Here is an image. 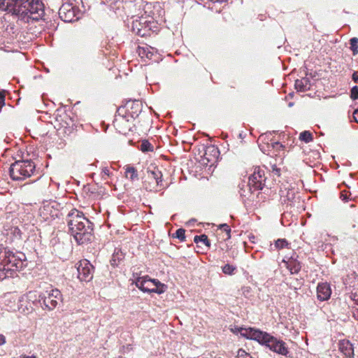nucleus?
Segmentation results:
<instances>
[{
	"mask_svg": "<svg viewBox=\"0 0 358 358\" xmlns=\"http://www.w3.org/2000/svg\"><path fill=\"white\" fill-rule=\"evenodd\" d=\"M0 10L10 13L26 22L29 19L37 21L44 14L43 4L40 0H2Z\"/></svg>",
	"mask_w": 358,
	"mask_h": 358,
	"instance_id": "f257e3e1",
	"label": "nucleus"
},
{
	"mask_svg": "<svg viewBox=\"0 0 358 358\" xmlns=\"http://www.w3.org/2000/svg\"><path fill=\"white\" fill-rule=\"evenodd\" d=\"M66 221L71 234L78 244L91 241L93 224L78 210L73 208L67 215Z\"/></svg>",
	"mask_w": 358,
	"mask_h": 358,
	"instance_id": "f03ea898",
	"label": "nucleus"
},
{
	"mask_svg": "<svg viewBox=\"0 0 358 358\" xmlns=\"http://www.w3.org/2000/svg\"><path fill=\"white\" fill-rule=\"evenodd\" d=\"M240 332L241 334L246 338L256 341L277 354L285 357H287L289 354V350L286 346V343L283 341L278 339L267 332L254 328H241Z\"/></svg>",
	"mask_w": 358,
	"mask_h": 358,
	"instance_id": "7ed1b4c3",
	"label": "nucleus"
},
{
	"mask_svg": "<svg viewBox=\"0 0 358 358\" xmlns=\"http://www.w3.org/2000/svg\"><path fill=\"white\" fill-rule=\"evenodd\" d=\"M25 256L22 252L14 253L5 248L0 251V280L13 277L23 267Z\"/></svg>",
	"mask_w": 358,
	"mask_h": 358,
	"instance_id": "20e7f679",
	"label": "nucleus"
},
{
	"mask_svg": "<svg viewBox=\"0 0 358 358\" xmlns=\"http://www.w3.org/2000/svg\"><path fill=\"white\" fill-rule=\"evenodd\" d=\"M35 168L31 160L16 161L10 166L9 175L13 180H24L33 175Z\"/></svg>",
	"mask_w": 358,
	"mask_h": 358,
	"instance_id": "39448f33",
	"label": "nucleus"
},
{
	"mask_svg": "<svg viewBox=\"0 0 358 358\" xmlns=\"http://www.w3.org/2000/svg\"><path fill=\"white\" fill-rule=\"evenodd\" d=\"M81 0H69L64 3L59 10V17L66 22H72L78 20L80 16L78 5Z\"/></svg>",
	"mask_w": 358,
	"mask_h": 358,
	"instance_id": "423d86ee",
	"label": "nucleus"
},
{
	"mask_svg": "<svg viewBox=\"0 0 358 358\" xmlns=\"http://www.w3.org/2000/svg\"><path fill=\"white\" fill-rule=\"evenodd\" d=\"M136 286L143 292L157 293L165 292L167 286L157 279L148 278V276L139 277L136 280Z\"/></svg>",
	"mask_w": 358,
	"mask_h": 358,
	"instance_id": "0eeeda50",
	"label": "nucleus"
},
{
	"mask_svg": "<svg viewBox=\"0 0 358 358\" xmlns=\"http://www.w3.org/2000/svg\"><path fill=\"white\" fill-rule=\"evenodd\" d=\"M62 301V294L58 289H51L38 295V303L43 309L52 310Z\"/></svg>",
	"mask_w": 358,
	"mask_h": 358,
	"instance_id": "6e6552de",
	"label": "nucleus"
},
{
	"mask_svg": "<svg viewBox=\"0 0 358 358\" xmlns=\"http://www.w3.org/2000/svg\"><path fill=\"white\" fill-rule=\"evenodd\" d=\"M266 180L264 170L255 167L253 173L249 177L248 186L251 191L262 190Z\"/></svg>",
	"mask_w": 358,
	"mask_h": 358,
	"instance_id": "1a4fd4ad",
	"label": "nucleus"
},
{
	"mask_svg": "<svg viewBox=\"0 0 358 358\" xmlns=\"http://www.w3.org/2000/svg\"><path fill=\"white\" fill-rule=\"evenodd\" d=\"M162 174L159 170L148 171V182H144V187L149 191H158V187L164 188L162 180Z\"/></svg>",
	"mask_w": 358,
	"mask_h": 358,
	"instance_id": "9d476101",
	"label": "nucleus"
},
{
	"mask_svg": "<svg viewBox=\"0 0 358 358\" xmlns=\"http://www.w3.org/2000/svg\"><path fill=\"white\" fill-rule=\"evenodd\" d=\"M77 271L81 281L90 282L93 278L94 267L89 261L84 259L79 262Z\"/></svg>",
	"mask_w": 358,
	"mask_h": 358,
	"instance_id": "9b49d317",
	"label": "nucleus"
},
{
	"mask_svg": "<svg viewBox=\"0 0 358 358\" xmlns=\"http://www.w3.org/2000/svg\"><path fill=\"white\" fill-rule=\"evenodd\" d=\"M120 112V110H118ZM131 118L128 115H121L120 113L115 115L113 124L118 131L122 134H127L133 125Z\"/></svg>",
	"mask_w": 358,
	"mask_h": 358,
	"instance_id": "f8f14e48",
	"label": "nucleus"
},
{
	"mask_svg": "<svg viewBox=\"0 0 358 358\" xmlns=\"http://www.w3.org/2000/svg\"><path fill=\"white\" fill-rule=\"evenodd\" d=\"M150 22L146 20L143 17L134 20L132 22V31L138 36H144L147 34V31L150 29Z\"/></svg>",
	"mask_w": 358,
	"mask_h": 358,
	"instance_id": "ddd939ff",
	"label": "nucleus"
},
{
	"mask_svg": "<svg viewBox=\"0 0 358 358\" xmlns=\"http://www.w3.org/2000/svg\"><path fill=\"white\" fill-rule=\"evenodd\" d=\"M142 106V103L138 100L128 101L126 105L127 110V115L129 116L131 119H135L141 113Z\"/></svg>",
	"mask_w": 358,
	"mask_h": 358,
	"instance_id": "4468645a",
	"label": "nucleus"
},
{
	"mask_svg": "<svg viewBox=\"0 0 358 358\" xmlns=\"http://www.w3.org/2000/svg\"><path fill=\"white\" fill-rule=\"evenodd\" d=\"M331 294L330 285L327 282H321L317 287V299L324 301L328 300Z\"/></svg>",
	"mask_w": 358,
	"mask_h": 358,
	"instance_id": "2eb2a0df",
	"label": "nucleus"
},
{
	"mask_svg": "<svg viewBox=\"0 0 358 358\" xmlns=\"http://www.w3.org/2000/svg\"><path fill=\"white\" fill-rule=\"evenodd\" d=\"M340 351L347 357H354V348L352 344L347 340H343L339 343Z\"/></svg>",
	"mask_w": 358,
	"mask_h": 358,
	"instance_id": "dca6fc26",
	"label": "nucleus"
},
{
	"mask_svg": "<svg viewBox=\"0 0 358 358\" xmlns=\"http://www.w3.org/2000/svg\"><path fill=\"white\" fill-rule=\"evenodd\" d=\"M36 292H29L27 295H22L19 297L20 303H27V301L33 304H37L38 303V295Z\"/></svg>",
	"mask_w": 358,
	"mask_h": 358,
	"instance_id": "f3484780",
	"label": "nucleus"
},
{
	"mask_svg": "<svg viewBox=\"0 0 358 358\" xmlns=\"http://www.w3.org/2000/svg\"><path fill=\"white\" fill-rule=\"evenodd\" d=\"M295 89L299 92H306L310 89V81L308 78H303L302 79H297L295 81Z\"/></svg>",
	"mask_w": 358,
	"mask_h": 358,
	"instance_id": "a211bd4d",
	"label": "nucleus"
},
{
	"mask_svg": "<svg viewBox=\"0 0 358 358\" xmlns=\"http://www.w3.org/2000/svg\"><path fill=\"white\" fill-rule=\"evenodd\" d=\"M17 309L23 314H29L32 312L34 308L28 301L27 303H20L18 301L17 306L12 308L13 310H16Z\"/></svg>",
	"mask_w": 358,
	"mask_h": 358,
	"instance_id": "6ab92c4d",
	"label": "nucleus"
},
{
	"mask_svg": "<svg viewBox=\"0 0 358 358\" xmlns=\"http://www.w3.org/2000/svg\"><path fill=\"white\" fill-rule=\"evenodd\" d=\"M287 268L289 270L292 274H294L299 272L301 268V266L299 262L292 258L287 262Z\"/></svg>",
	"mask_w": 358,
	"mask_h": 358,
	"instance_id": "aec40b11",
	"label": "nucleus"
},
{
	"mask_svg": "<svg viewBox=\"0 0 358 358\" xmlns=\"http://www.w3.org/2000/svg\"><path fill=\"white\" fill-rule=\"evenodd\" d=\"M124 258V254L120 249H115L112 259L110 260V264L113 266H117L120 262L122 261Z\"/></svg>",
	"mask_w": 358,
	"mask_h": 358,
	"instance_id": "412c9836",
	"label": "nucleus"
},
{
	"mask_svg": "<svg viewBox=\"0 0 358 358\" xmlns=\"http://www.w3.org/2000/svg\"><path fill=\"white\" fill-rule=\"evenodd\" d=\"M125 176L131 181L138 179V173L136 169L131 166H127L125 168Z\"/></svg>",
	"mask_w": 358,
	"mask_h": 358,
	"instance_id": "4be33fe9",
	"label": "nucleus"
},
{
	"mask_svg": "<svg viewBox=\"0 0 358 358\" xmlns=\"http://www.w3.org/2000/svg\"><path fill=\"white\" fill-rule=\"evenodd\" d=\"M299 139L305 143H309L313 140V138L309 131H304L300 134Z\"/></svg>",
	"mask_w": 358,
	"mask_h": 358,
	"instance_id": "5701e85b",
	"label": "nucleus"
},
{
	"mask_svg": "<svg viewBox=\"0 0 358 358\" xmlns=\"http://www.w3.org/2000/svg\"><path fill=\"white\" fill-rule=\"evenodd\" d=\"M194 241L196 243H202L207 246H210V243L208 238V236L205 234H202L200 236H195L194 238Z\"/></svg>",
	"mask_w": 358,
	"mask_h": 358,
	"instance_id": "b1692460",
	"label": "nucleus"
},
{
	"mask_svg": "<svg viewBox=\"0 0 358 358\" xmlns=\"http://www.w3.org/2000/svg\"><path fill=\"white\" fill-rule=\"evenodd\" d=\"M289 245L288 242L285 238H279L277 241H275L274 244L275 249H282L285 247H287Z\"/></svg>",
	"mask_w": 358,
	"mask_h": 358,
	"instance_id": "393cba45",
	"label": "nucleus"
},
{
	"mask_svg": "<svg viewBox=\"0 0 358 358\" xmlns=\"http://www.w3.org/2000/svg\"><path fill=\"white\" fill-rule=\"evenodd\" d=\"M350 48L353 52V55H355L358 53V38L353 37L350 40Z\"/></svg>",
	"mask_w": 358,
	"mask_h": 358,
	"instance_id": "a878e982",
	"label": "nucleus"
},
{
	"mask_svg": "<svg viewBox=\"0 0 358 358\" xmlns=\"http://www.w3.org/2000/svg\"><path fill=\"white\" fill-rule=\"evenodd\" d=\"M141 150L143 152L153 150V147L148 141H143L141 145Z\"/></svg>",
	"mask_w": 358,
	"mask_h": 358,
	"instance_id": "bb28decb",
	"label": "nucleus"
},
{
	"mask_svg": "<svg viewBox=\"0 0 358 358\" xmlns=\"http://www.w3.org/2000/svg\"><path fill=\"white\" fill-rule=\"evenodd\" d=\"M222 270L224 273L231 275V274H233L234 271L236 270V267L227 264H225L222 268Z\"/></svg>",
	"mask_w": 358,
	"mask_h": 358,
	"instance_id": "cd10ccee",
	"label": "nucleus"
},
{
	"mask_svg": "<svg viewBox=\"0 0 358 358\" xmlns=\"http://www.w3.org/2000/svg\"><path fill=\"white\" fill-rule=\"evenodd\" d=\"M174 237L178 238L180 241L185 240V230L180 228L176 230Z\"/></svg>",
	"mask_w": 358,
	"mask_h": 358,
	"instance_id": "c85d7f7f",
	"label": "nucleus"
},
{
	"mask_svg": "<svg viewBox=\"0 0 358 358\" xmlns=\"http://www.w3.org/2000/svg\"><path fill=\"white\" fill-rule=\"evenodd\" d=\"M350 97L355 100V99H358V87L357 86H354L352 89H351V94H350Z\"/></svg>",
	"mask_w": 358,
	"mask_h": 358,
	"instance_id": "c756f323",
	"label": "nucleus"
},
{
	"mask_svg": "<svg viewBox=\"0 0 358 358\" xmlns=\"http://www.w3.org/2000/svg\"><path fill=\"white\" fill-rule=\"evenodd\" d=\"M220 228L222 229L223 231L227 233V238H230L231 229L229 228V225H227V224H223L220 226Z\"/></svg>",
	"mask_w": 358,
	"mask_h": 358,
	"instance_id": "7c9ffc66",
	"label": "nucleus"
},
{
	"mask_svg": "<svg viewBox=\"0 0 358 358\" xmlns=\"http://www.w3.org/2000/svg\"><path fill=\"white\" fill-rule=\"evenodd\" d=\"M286 197L287 201L293 200L294 199V192L293 190L288 191Z\"/></svg>",
	"mask_w": 358,
	"mask_h": 358,
	"instance_id": "2f4dec72",
	"label": "nucleus"
},
{
	"mask_svg": "<svg viewBox=\"0 0 358 358\" xmlns=\"http://www.w3.org/2000/svg\"><path fill=\"white\" fill-rule=\"evenodd\" d=\"M272 171H273V173L275 175H276V176H280V169H278L275 165L273 166V167H272Z\"/></svg>",
	"mask_w": 358,
	"mask_h": 358,
	"instance_id": "473e14b6",
	"label": "nucleus"
},
{
	"mask_svg": "<svg viewBox=\"0 0 358 358\" xmlns=\"http://www.w3.org/2000/svg\"><path fill=\"white\" fill-rule=\"evenodd\" d=\"M5 105V95L3 92H0V106Z\"/></svg>",
	"mask_w": 358,
	"mask_h": 358,
	"instance_id": "72a5a7b5",
	"label": "nucleus"
},
{
	"mask_svg": "<svg viewBox=\"0 0 358 358\" xmlns=\"http://www.w3.org/2000/svg\"><path fill=\"white\" fill-rule=\"evenodd\" d=\"M102 173L103 175H106L107 176H109L110 174V170L107 167H104L103 169H102Z\"/></svg>",
	"mask_w": 358,
	"mask_h": 358,
	"instance_id": "f704fd0d",
	"label": "nucleus"
},
{
	"mask_svg": "<svg viewBox=\"0 0 358 358\" xmlns=\"http://www.w3.org/2000/svg\"><path fill=\"white\" fill-rule=\"evenodd\" d=\"M6 343V337L3 334H0V346Z\"/></svg>",
	"mask_w": 358,
	"mask_h": 358,
	"instance_id": "c9c22d12",
	"label": "nucleus"
},
{
	"mask_svg": "<svg viewBox=\"0 0 358 358\" xmlns=\"http://www.w3.org/2000/svg\"><path fill=\"white\" fill-rule=\"evenodd\" d=\"M353 117L356 122L358 123V110H355L353 113Z\"/></svg>",
	"mask_w": 358,
	"mask_h": 358,
	"instance_id": "e433bc0d",
	"label": "nucleus"
},
{
	"mask_svg": "<svg viewBox=\"0 0 358 358\" xmlns=\"http://www.w3.org/2000/svg\"><path fill=\"white\" fill-rule=\"evenodd\" d=\"M352 80L355 82V83H358V75L356 73H354L352 74Z\"/></svg>",
	"mask_w": 358,
	"mask_h": 358,
	"instance_id": "4c0bfd02",
	"label": "nucleus"
},
{
	"mask_svg": "<svg viewBox=\"0 0 358 358\" xmlns=\"http://www.w3.org/2000/svg\"><path fill=\"white\" fill-rule=\"evenodd\" d=\"M353 317L355 319L358 320V309H356L353 311Z\"/></svg>",
	"mask_w": 358,
	"mask_h": 358,
	"instance_id": "58836bf2",
	"label": "nucleus"
},
{
	"mask_svg": "<svg viewBox=\"0 0 358 358\" xmlns=\"http://www.w3.org/2000/svg\"><path fill=\"white\" fill-rule=\"evenodd\" d=\"M341 199H342L343 201H348V198L347 195H346V194H343V193L341 194Z\"/></svg>",
	"mask_w": 358,
	"mask_h": 358,
	"instance_id": "ea45409f",
	"label": "nucleus"
},
{
	"mask_svg": "<svg viewBox=\"0 0 358 358\" xmlns=\"http://www.w3.org/2000/svg\"><path fill=\"white\" fill-rule=\"evenodd\" d=\"M278 145H280V147H281V148L282 147V145L281 144H280L279 142L274 143L273 145V147L275 148V146H278Z\"/></svg>",
	"mask_w": 358,
	"mask_h": 358,
	"instance_id": "a19ab883",
	"label": "nucleus"
},
{
	"mask_svg": "<svg viewBox=\"0 0 358 358\" xmlns=\"http://www.w3.org/2000/svg\"><path fill=\"white\" fill-rule=\"evenodd\" d=\"M20 358H36L35 356H26V355H24V356H21Z\"/></svg>",
	"mask_w": 358,
	"mask_h": 358,
	"instance_id": "79ce46f5",
	"label": "nucleus"
},
{
	"mask_svg": "<svg viewBox=\"0 0 358 358\" xmlns=\"http://www.w3.org/2000/svg\"><path fill=\"white\" fill-rule=\"evenodd\" d=\"M138 28H144V26H138Z\"/></svg>",
	"mask_w": 358,
	"mask_h": 358,
	"instance_id": "37998d69",
	"label": "nucleus"
},
{
	"mask_svg": "<svg viewBox=\"0 0 358 358\" xmlns=\"http://www.w3.org/2000/svg\"><path fill=\"white\" fill-rule=\"evenodd\" d=\"M119 358H122V357H119Z\"/></svg>",
	"mask_w": 358,
	"mask_h": 358,
	"instance_id": "c03bdc74",
	"label": "nucleus"
}]
</instances>
